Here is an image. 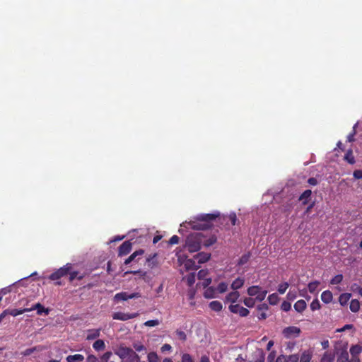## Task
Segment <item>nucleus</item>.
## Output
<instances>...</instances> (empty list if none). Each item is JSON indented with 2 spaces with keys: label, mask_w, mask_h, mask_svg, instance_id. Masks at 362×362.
Wrapping results in <instances>:
<instances>
[{
  "label": "nucleus",
  "mask_w": 362,
  "mask_h": 362,
  "mask_svg": "<svg viewBox=\"0 0 362 362\" xmlns=\"http://www.w3.org/2000/svg\"><path fill=\"white\" fill-rule=\"evenodd\" d=\"M203 280H204V281L202 283L203 287L204 288L209 287V286L211 283V278H205Z\"/></svg>",
  "instance_id": "59"
},
{
  "label": "nucleus",
  "mask_w": 362,
  "mask_h": 362,
  "mask_svg": "<svg viewBox=\"0 0 362 362\" xmlns=\"http://www.w3.org/2000/svg\"><path fill=\"white\" fill-rule=\"evenodd\" d=\"M261 290V287L259 286H252L247 288V294L250 296H257V293H259V291Z\"/></svg>",
  "instance_id": "33"
},
{
  "label": "nucleus",
  "mask_w": 362,
  "mask_h": 362,
  "mask_svg": "<svg viewBox=\"0 0 362 362\" xmlns=\"http://www.w3.org/2000/svg\"><path fill=\"white\" fill-rule=\"evenodd\" d=\"M349 308L353 313H357L360 309V302L356 299L351 300Z\"/></svg>",
  "instance_id": "32"
},
{
  "label": "nucleus",
  "mask_w": 362,
  "mask_h": 362,
  "mask_svg": "<svg viewBox=\"0 0 362 362\" xmlns=\"http://www.w3.org/2000/svg\"><path fill=\"white\" fill-rule=\"evenodd\" d=\"M268 301L269 303L271 304V305H276L278 303L279 300V298L278 296V295L276 293H272V294H270L269 296H268Z\"/></svg>",
  "instance_id": "38"
},
{
  "label": "nucleus",
  "mask_w": 362,
  "mask_h": 362,
  "mask_svg": "<svg viewBox=\"0 0 362 362\" xmlns=\"http://www.w3.org/2000/svg\"><path fill=\"white\" fill-rule=\"evenodd\" d=\"M362 352V346L359 344L352 345L350 348V354L351 356H358Z\"/></svg>",
  "instance_id": "22"
},
{
  "label": "nucleus",
  "mask_w": 362,
  "mask_h": 362,
  "mask_svg": "<svg viewBox=\"0 0 362 362\" xmlns=\"http://www.w3.org/2000/svg\"><path fill=\"white\" fill-rule=\"evenodd\" d=\"M132 248V244L129 240L124 242L118 250V256L122 257L128 255Z\"/></svg>",
  "instance_id": "9"
},
{
  "label": "nucleus",
  "mask_w": 362,
  "mask_h": 362,
  "mask_svg": "<svg viewBox=\"0 0 362 362\" xmlns=\"http://www.w3.org/2000/svg\"><path fill=\"white\" fill-rule=\"evenodd\" d=\"M144 253V250L142 249L138 250L133 252L127 259L124 261V264L127 265L130 264L132 261H138V259H136V257L139 255H142Z\"/></svg>",
  "instance_id": "15"
},
{
  "label": "nucleus",
  "mask_w": 362,
  "mask_h": 362,
  "mask_svg": "<svg viewBox=\"0 0 362 362\" xmlns=\"http://www.w3.org/2000/svg\"><path fill=\"white\" fill-rule=\"evenodd\" d=\"M159 325L158 320H151L144 322V325L147 327H155Z\"/></svg>",
  "instance_id": "53"
},
{
  "label": "nucleus",
  "mask_w": 362,
  "mask_h": 362,
  "mask_svg": "<svg viewBox=\"0 0 362 362\" xmlns=\"http://www.w3.org/2000/svg\"><path fill=\"white\" fill-rule=\"evenodd\" d=\"M69 275V281L72 282L75 279H78V280H81L83 278V275H78V272L77 271H71L70 270V273H68Z\"/></svg>",
  "instance_id": "35"
},
{
  "label": "nucleus",
  "mask_w": 362,
  "mask_h": 362,
  "mask_svg": "<svg viewBox=\"0 0 362 362\" xmlns=\"http://www.w3.org/2000/svg\"><path fill=\"white\" fill-rule=\"evenodd\" d=\"M319 284H320V282L317 281L310 282L308 286L309 291L312 293H315L316 291Z\"/></svg>",
  "instance_id": "40"
},
{
  "label": "nucleus",
  "mask_w": 362,
  "mask_h": 362,
  "mask_svg": "<svg viewBox=\"0 0 362 362\" xmlns=\"http://www.w3.org/2000/svg\"><path fill=\"white\" fill-rule=\"evenodd\" d=\"M308 182L309 185L315 186V185H316L317 184V180L315 177H310L308 180Z\"/></svg>",
  "instance_id": "63"
},
{
  "label": "nucleus",
  "mask_w": 362,
  "mask_h": 362,
  "mask_svg": "<svg viewBox=\"0 0 362 362\" xmlns=\"http://www.w3.org/2000/svg\"><path fill=\"white\" fill-rule=\"evenodd\" d=\"M175 334L177 337L182 341H185L187 340V334H185V332L180 329H177L175 331Z\"/></svg>",
  "instance_id": "44"
},
{
  "label": "nucleus",
  "mask_w": 362,
  "mask_h": 362,
  "mask_svg": "<svg viewBox=\"0 0 362 362\" xmlns=\"http://www.w3.org/2000/svg\"><path fill=\"white\" fill-rule=\"evenodd\" d=\"M351 296V293H344L339 296V301L341 305H345L347 304L348 301L349 300Z\"/></svg>",
  "instance_id": "30"
},
{
  "label": "nucleus",
  "mask_w": 362,
  "mask_h": 362,
  "mask_svg": "<svg viewBox=\"0 0 362 362\" xmlns=\"http://www.w3.org/2000/svg\"><path fill=\"white\" fill-rule=\"evenodd\" d=\"M219 214H199L195 218L197 221L188 223L189 227L194 230H207L211 227L210 221L215 220Z\"/></svg>",
  "instance_id": "1"
},
{
  "label": "nucleus",
  "mask_w": 362,
  "mask_h": 362,
  "mask_svg": "<svg viewBox=\"0 0 362 362\" xmlns=\"http://www.w3.org/2000/svg\"><path fill=\"white\" fill-rule=\"evenodd\" d=\"M334 355L329 352H325L321 358L320 362H333Z\"/></svg>",
  "instance_id": "36"
},
{
  "label": "nucleus",
  "mask_w": 362,
  "mask_h": 362,
  "mask_svg": "<svg viewBox=\"0 0 362 362\" xmlns=\"http://www.w3.org/2000/svg\"><path fill=\"white\" fill-rule=\"evenodd\" d=\"M229 310L231 313L238 314L241 317H246L250 313L247 308L240 305L239 304H231L229 306Z\"/></svg>",
  "instance_id": "6"
},
{
  "label": "nucleus",
  "mask_w": 362,
  "mask_h": 362,
  "mask_svg": "<svg viewBox=\"0 0 362 362\" xmlns=\"http://www.w3.org/2000/svg\"><path fill=\"white\" fill-rule=\"evenodd\" d=\"M342 280H343V275L337 274L331 279L330 284L332 285H337V284H340L342 281Z\"/></svg>",
  "instance_id": "43"
},
{
  "label": "nucleus",
  "mask_w": 362,
  "mask_h": 362,
  "mask_svg": "<svg viewBox=\"0 0 362 362\" xmlns=\"http://www.w3.org/2000/svg\"><path fill=\"white\" fill-rule=\"evenodd\" d=\"M216 293L217 291L216 288L213 286H209L205 289L204 296L208 299L214 298L216 297Z\"/></svg>",
  "instance_id": "17"
},
{
  "label": "nucleus",
  "mask_w": 362,
  "mask_h": 362,
  "mask_svg": "<svg viewBox=\"0 0 362 362\" xmlns=\"http://www.w3.org/2000/svg\"><path fill=\"white\" fill-rule=\"evenodd\" d=\"M311 194L312 191L310 189H306L300 194L299 200L302 201L303 204H307L308 203V199H310Z\"/></svg>",
  "instance_id": "20"
},
{
  "label": "nucleus",
  "mask_w": 362,
  "mask_h": 362,
  "mask_svg": "<svg viewBox=\"0 0 362 362\" xmlns=\"http://www.w3.org/2000/svg\"><path fill=\"white\" fill-rule=\"evenodd\" d=\"M139 315V313H124L122 312H116L112 315V318L114 320H118L122 321H126L130 319H133Z\"/></svg>",
  "instance_id": "7"
},
{
  "label": "nucleus",
  "mask_w": 362,
  "mask_h": 362,
  "mask_svg": "<svg viewBox=\"0 0 362 362\" xmlns=\"http://www.w3.org/2000/svg\"><path fill=\"white\" fill-rule=\"evenodd\" d=\"M199 362H210V359L209 356L204 355L201 357Z\"/></svg>",
  "instance_id": "64"
},
{
  "label": "nucleus",
  "mask_w": 362,
  "mask_h": 362,
  "mask_svg": "<svg viewBox=\"0 0 362 362\" xmlns=\"http://www.w3.org/2000/svg\"><path fill=\"white\" fill-rule=\"evenodd\" d=\"M98 358L94 355H88L87 357V362H98Z\"/></svg>",
  "instance_id": "60"
},
{
  "label": "nucleus",
  "mask_w": 362,
  "mask_h": 362,
  "mask_svg": "<svg viewBox=\"0 0 362 362\" xmlns=\"http://www.w3.org/2000/svg\"><path fill=\"white\" fill-rule=\"evenodd\" d=\"M171 349H172V346L168 344H165L161 347V351L163 352L166 351H170Z\"/></svg>",
  "instance_id": "62"
},
{
  "label": "nucleus",
  "mask_w": 362,
  "mask_h": 362,
  "mask_svg": "<svg viewBox=\"0 0 362 362\" xmlns=\"http://www.w3.org/2000/svg\"><path fill=\"white\" fill-rule=\"evenodd\" d=\"M115 354L118 356L121 360H124L126 359L129 354H134V350L129 347L120 346L115 351Z\"/></svg>",
  "instance_id": "5"
},
{
  "label": "nucleus",
  "mask_w": 362,
  "mask_h": 362,
  "mask_svg": "<svg viewBox=\"0 0 362 362\" xmlns=\"http://www.w3.org/2000/svg\"><path fill=\"white\" fill-rule=\"evenodd\" d=\"M93 348L97 351H103L105 349V344L102 339H97L93 344Z\"/></svg>",
  "instance_id": "25"
},
{
  "label": "nucleus",
  "mask_w": 362,
  "mask_h": 362,
  "mask_svg": "<svg viewBox=\"0 0 362 362\" xmlns=\"http://www.w3.org/2000/svg\"><path fill=\"white\" fill-rule=\"evenodd\" d=\"M179 240H180V238L177 235H174L170 238L168 243L170 245H175L179 243Z\"/></svg>",
  "instance_id": "55"
},
{
  "label": "nucleus",
  "mask_w": 362,
  "mask_h": 362,
  "mask_svg": "<svg viewBox=\"0 0 362 362\" xmlns=\"http://www.w3.org/2000/svg\"><path fill=\"white\" fill-rule=\"evenodd\" d=\"M288 286H289V284L287 282H284L283 284H279L278 286V292L280 294L285 293V292L287 290V288H288Z\"/></svg>",
  "instance_id": "45"
},
{
  "label": "nucleus",
  "mask_w": 362,
  "mask_h": 362,
  "mask_svg": "<svg viewBox=\"0 0 362 362\" xmlns=\"http://www.w3.org/2000/svg\"><path fill=\"white\" fill-rule=\"evenodd\" d=\"M267 294V290H264V291H262V289L259 291V293L257 294L256 296V300H258V301H262L266 296Z\"/></svg>",
  "instance_id": "47"
},
{
  "label": "nucleus",
  "mask_w": 362,
  "mask_h": 362,
  "mask_svg": "<svg viewBox=\"0 0 362 362\" xmlns=\"http://www.w3.org/2000/svg\"><path fill=\"white\" fill-rule=\"evenodd\" d=\"M296 298V293H293V292H291V291H289V292L287 293V298H288L289 300H293Z\"/></svg>",
  "instance_id": "61"
},
{
  "label": "nucleus",
  "mask_w": 362,
  "mask_h": 362,
  "mask_svg": "<svg viewBox=\"0 0 362 362\" xmlns=\"http://www.w3.org/2000/svg\"><path fill=\"white\" fill-rule=\"evenodd\" d=\"M28 312L36 310L37 314L39 315H42L43 313L45 315H47L49 313V310L48 308H45L41 303H37L34 305L32 308H28Z\"/></svg>",
  "instance_id": "11"
},
{
  "label": "nucleus",
  "mask_w": 362,
  "mask_h": 362,
  "mask_svg": "<svg viewBox=\"0 0 362 362\" xmlns=\"http://www.w3.org/2000/svg\"><path fill=\"white\" fill-rule=\"evenodd\" d=\"M147 358L148 362H159L158 356L156 352H150Z\"/></svg>",
  "instance_id": "42"
},
{
  "label": "nucleus",
  "mask_w": 362,
  "mask_h": 362,
  "mask_svg": "<svg viewBox=\"0 0 362 362\" xmlns=\"http://www.w3.org/2000/svg\"><path fill=\"white\" fill-rule=\"evenodd\" d=\"M217 241V238L215 235H211L209 238L207 239H205L203 238V242H202V244L205 246V247H209V246H211L213 245L214 243H216Z\"/></svg>",
  "instance_id": "26"
},
{
  "label": "nucleus",
  "mask_w": 362,
  "mask_h": 362,
  "mask_svg": "<svg viewBox=\"0 0 362 362\" xmlns=\"http://www.w3.org/2000/svg\"><path fill=\"white\" fill-rule=\"evenodd\" d=\"M186 279H187V284L189 286L193 285L195 282V274L191 273V274H188L186 277Z\"/></svg>",
  "instance_id": "49"
},
{
  "label": "nucleus",
  "mask_w": 362,
  "mask_h": 362,
  "mask_svg": "<svg viewBox=\"0 0 362 362\" xmlns=\"http://www.w3.org/2000/svg\"><path fill=\"white\" fill-rule=\"evenodd\" d=\"M209 308L214 311L219 312L222 310L223 306L220 301L214 300L209 303Z\"/></svg>",
  "instance_id": "29"
},
{
  "label": "nucleus",
  "mask_w": 362,
  "mask_h": 362,
  "mask_svg": "<svg viewBox=\"0 0 362 362\" xmlns=\"http://www.w3.org/2000/svg\"><path fill=\"white\" fill-rule=\"evenodd\" d=\"M133 347L135 349V351H134L135 352L136 351L141 352L142 351H146V346L141 343H134Z\"/></svg>",
  "instance_id": "48"
},
{
  "label": "nucleus",
  "mask_w": 362,
  "mask_h": 362,
  "mask_svg": "<svg viewBox=\"0 0 362 362\" xmlns=\"http://www.w3.org/2000/svg\"><path fill=\"white\" fill-rule=\"evenodd\" d=\"M353 175L356 179H361L362 178V170H356L354 171Z\"/></svg>",
  "instance_id": "58"
},
{
  "label": "nucleus",
  "mask_w": 362,
  "mask_h": 362,
  "mask_svg": "<svg viewBox=\"0 0 362 362\" xmlns=\"http://www.w3.org/2000/svg\"><path fill=\"white\" fill-rule=\"evenodd\" d=\"M112 355L111 351H106L99 358L98 362H108Z\"/></svg>",
  "instance_id": "39"
},
{
  "label": "nucleus",
  "mask_w": 362,
  "mask_h": 362,
  "mask_svg": "<svg viewBox=\"0 0 362 362\" xmlns=\"http://www.w3.org/2000/svg\"><path fill=\"white\" fill-rule=\"evenodd\" d=\"M320 308V304L317 299H315L313 300V302L310 303V309L313 311L319 310Z\"/></svg>",
  "instance_id": "50"
},
{
  "label": "nucleus",
  "mask_w": 362,
  "mask_h": 362,
  "mask_svg": "<svg viewBox=\"0 0 362 362\" xmlns=\"http://www.w3.org/2000/svg\"><path fill=\"white\" fill-rule=\"evenodd\" d=\"M127 362H143L140 360V356L134 351V354H129L126 358Z\"/></svg>",
  "instance_id": "34"
},
{
  "label": "nucleus",
  "mask_w": 362,
  "mask_h": 362,
  "mask_svg": "<svg viewBox=\"0 0 362 362\" xmlns=\"http://www.w3.org/2000/svg\"><path fill=\"white\" fill-rule=\"evenodd\" d=\"M4 312H6V316L10 315L13 317H16L17 315H21L24 313L28 312V308H23V309H6L4 310Z\"/></svg>",
  "instance_id": "16"
},
{
  "label": "nucleus",
  "mask_w": 362,
  "mask_h": 362,
  "mask_svg": "<svg viewBox=\"0 0 362 362\" xmlns=\"http://www.w3.org/2000/svg\"><path fill=\"white\" fill-rule=\"evenodd\" d=\"M211 258V254L208 252H199L194 256V259L197 260V264H203L208 262Z\"/></svg>",
  "instance_id": "10"
},
{
  "label": "nucleus",
  "mask_w": 362,
  "mask_h": 362,
  "mask_svg": "<svg viewBox=\"0 0 362 362\" xmlns=\"http://www.w3.org/2000/svg\"><path fill=\"white\" fill-rule=\"evenodd\" d=\"M300 333V329L299 327H297L295 326H290V327H286L283 330V334H284V337L286 338L298 337Z\"/></svg>",
  "instance_id": "8"
},
{
  "label": "nucleus",
  "mask_w": 362,
  "mask_h": 362,
  "mask_svg": "<svg viewBox=\"0 0 362 362\" xmlns=\"http://www.w3.org/2000/svg\"><path fill=\"white\" fill-rule=\"evenodd\" d=\"M197 260L194 259H187L185 262V267L187 271L189 270H197L199 268V264H197Z\"/></svg>",
  "instance_id": "12"
},
{
  "label": "nucleus",
  "mask_w": 362,
  "mask_h": 362,
  "mask_svg": "<svg viewBox=\"0 0 362 362\" xmlns=\"http://www.w3.org/2000/svg\"><path fill=\"white\" fill-rule=\"evenodd\" d=\"M207 275H208L207 269H201L199 271V272L197 274V276H198L199 279H204Z\"/></svg>",
  "instance_id": "54"
},
{
  "label": "nucleus",
  "mask_w": 362,
  "mask_h": 362,
  "mask_svg": "<svg viewBox=\"0 0 362 362\" xmlns=\"http://www.w3.org/2000/svg\"><path fill=\"white\" fill-rule=\"evenodd\" d=\"M88 334L86 337L87 340H93L100 335V329H92L88 331Z\"/></svg>",
  "instance_id": "18"
},
{
  "label": "nucleus",
  "mask_w": 362,
  "mask_h": 362,
  "mask_svg": "<svg viewBox=\"0 0 362 362\" xmlns=\"http://www.w3.org/2000/svg\"><path fill=\"white\" fill-rule=\"evenodd\" d=\"M72 269V265L70 263H67L66 265L60 267L57 271L52 273L49 279L52 281L59 280L63 276L68 275L70 273V270Z\"/></svg>",
  "instance_id": "3"
},
{
  "label": "nucleus",
  "mask_w": 362,
  "mask_h": 362,
  "mask_svg": "<svg viewBox=\"0 0 362 362\" xmlns=\"http://www.w3.org/2000/svg\"><path fill=\"white\" fill-rule=\"evenodd\" d=\"M157 257V254H153L152 255H149L147 258H146V262L148 264V267L153 269L154 267H156L158 264V262L156 259Z\"/></svg>",
  "instance_id": "21"
},
{
  "label": "nucleus",
  "mask_w": 362,
  "mask_h": 362,
  "mask_svg": "<svg viewBox=\"0 0 362 362\" xmlns=\"http://www.w3.org/2000/svg\"><path fill=\"white\" fill-rule=\"evenodd\" d=\"M216 289L219 293H225L228 290V284L226 282H221L218 284Z\"/></svg>",
  "instance_id": "37"
},
{
  "label": "nucleus",
  "mask_w": 362,
  "mask_h": 362,
  "mask_svg": "<svg viewBox=\"0 0 362 362\" xmlns=\"http://www.w3.org/2000/svg\"><path fill=\"white\" fill-rule=\"evenodd\" d=\"M344 158L349 164L353 165L355 163V158L354 156L353 151L351 149H349L346 151Z\"/></svg>",
  "instance_id": "27"
},
{
  "label": "nucleus",
  "mask_w": 362,
  "mask_h": 362,
  "mask_svg": "<svg viewBox=\"0 0 362 362\" xmlns=\"http://www.w3.org/2000/svg\"><path fill=\"white\" fill-rule=\"evenodd\" d=\"M181 362H194V361L189 354H184L182 356Z\"/></svg>",
  "instance_id": "51"
},
{
  "label": "nucleus",
  "mask_w": 362,
  "mask_h": 362,
  "mask_svg": "<svg viewBox=\"0 0 362 362\" xmlns=\"http://www.w3.org/2000/svg\"><path fill=\"white\" fill-rule=\"evenodd\" d=\"M228 218L233 226H235L236 224L237 217L235 213L230 214Z\"/></svg>",
  "instance_id": "56"
},
{
  "label": "nucleus",
  "mask_w": 362,
  "mask_h": 362,
  "mask_svg": "<svg viewBox=\"0 0 362 362\" xmlns=\"http://www.w3.org/2000/svg\"><path fill=\"white\" fill-rule=\"evenodd\" d=\"M240 297V293L237 291H233L229 293L225 298L224 302L228 303L230 302L232 303H235L238 298Z\"/></svg>",
  "instance_id": "13"
},
{
  "label": "nucleus",
  "mask_w": 362,
  "mask_h": 362,
  "mask_svg": "<svg viewBox=\"0 0 362 362\" xmlns=\"http://www.w3.org/2000/svg\"><path fill=\"white\" fill-rule=\"evenodd\" d=\"M244 282V279L238 277L233 281L231 284V288L233 289L234 291H236L237 289L240 288L243 286Z\"/></svg>",
  "instance_id": "23"
},
{
  "label": "nucleus",
  "mask_w": 362,
  "mask_h": 362,
  "mask_svg": "<svg viewBox=\"0 0 362 362\" xmlns=\"http://www.w3.org/2000/svg\"><path fill=\"white\" fill-rule=\"evenodd\" d=\"M141 296L139 293H128L127 292H120L115 294L114 299L116 301L127 300L129 299L138 298Z\"/></svg>",
  "instance_id": "4"
},
{
  "label": "nucleus",
  "mask_w": 362,
  "mask_h": 362,
  "mask_svg": "<svg viewBox=\"0 0 362 362\" xmlns=\"http://www.w3.org/2000/svg\"><path fill=\"white\" fill-rule=\"evenodd\" d=\"M255 300L256 299H254L252 298H245L244 299V304L248 307V308H252L254 307L255 304Z\"/></svg>",
  "instance_id": "46"
},
{
  "label": "nucleus",
  "mask_w": 362,
  "mask_h": 362,
  "mask_svg": "<svg viewBox=\"0 0 362 362\" xmlns=\"http://www.w3.org/2000/svg\"><path fill=\"white\" fill-rule=\"evenodd\" d=\"M281 308L282 310H284L285 312H288V311H289L291 310V303L289 302L284 301L281 303Z\"/></svg>",
  "instance_id": "52"
},
{
  "label": "nucleus",
  "mask_w": 362,
  "mask_h": 362,
  "mask_svg": "<svg viewBox=\"0 0 362 362\" xmlns=\"http://www.w3.org/2000/svg\"><path fill=\"white\" fill-rule=\"evenodd\" d=\"M204 238L202 233H192L187 237L185 247L189 252H197L201 249Z\"/></svg>",
  "instance_id": "2"
},
{
  "label": "nucleus",
  "mask_w": 362,
  "mask_h": 362,
  "mask_svg": "<svg viewBox=\"0 0 362 362\" xmlns=\"http://www.w3.org/2000/svg\"><path fill=\"white\" fill-rule=\"evenodd\" d=\"M285 362H298V357L296 355H291Z\"/></svg>",
  "instance_id": "57"
},
{
  "label": "nucleus",
  "mask_w": 362,
  "mask_h": 362,
  "mask_svg": "<svg viewBox=\"0 0 362 362\" xmlns=\"http://www.w3.org/2000/svg\"><path fill=\"white\" fill-rule=\"evenodd\" d=\"M84 357L81 354L69 355L66 357L67 362L83 361Z\"/></svg>",
  "instance_id": "31"
},
{
  "label": "nucleus",
  "mask_w": 362,
  "mask_h": 362,
  "mask_svg": "<svg viewBox=\"0 0 362 362\" xmlns=\"http://www.w3.org/2000/svg\"><path fill=\"white\" fill-rule=\"evenodd\" d=\"M269 308V306L266 303L260 304L257 306V309L259 312L258 315V318L259 320H264L267 318V314L265 313V311H267Z\"/></svg>",
  "instance_id": "14"
},
{
  "label": "nucleus",
  "mask_w": 362,
  "mask_h": 362,
  "mask_svg": "<svg viewBox=\"0 0 362 362\" xmlns=\"http://www.w3.org/2000/svg\"><path fill=\"white\" fill-rule=\"evenodd\" d=\"M306 308V303L304 300H299L294 304V309L298 313H302Z\"/></svg>",
  "instance_id": "24"
},
{
  "label": "nucleus",
  "mask_w": 362,
  "mask_h": 362,
  "mask_svg": "<svg viewBox=\"0 0 362 362\" xmlns=\"http://www.w3.org/2000/svg\"><path fill=\"white\" fill-rule=\"evenodd\" d=\"M333 296L330 291H325L321 294V299L325 303H329L332 300Z\"/></svg>",
  "instance_id": "19"
},
{
  "label": "nucleus",
  "mask_w": 362,
  "mask_h": 362,
  "mask_svg": "<svg viewBox=\"0 0 362 362\" xmlns=\"http://www.w3.org/2000/svg\"><path fill=\"white\" fill-rule=\"evenodd\" d=\"M250 258V253L248 252L247 254L243 255L238 260V265H243L246 264Z\"/></svg>",
  "instance_id": "41"
},
{
  "label": "nucleus",
  "mask_w": 362,
  "mask_h": 362,
  "mask_svg": "<svg viewBox=\"0 0 362 362\" xmlns=\"http://www.w3.org/2000/svg\"><path fill=\"white\" fill-rule=\"evenodd\" d=\"M349 353L346 350H342L337 357V362H349Z\"/></svg>",
  "instance_id": "28"
}]
</instances>
